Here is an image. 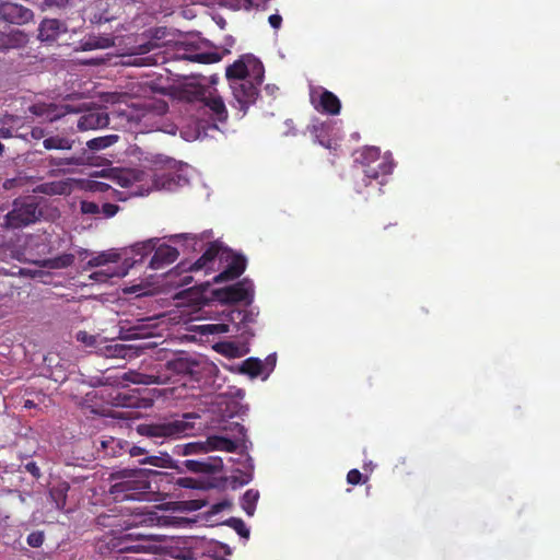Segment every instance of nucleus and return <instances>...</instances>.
Segmentation results:
<instances>
[{"label": "nucleus", "mask_w": 560, "mask_h": 560, "mask_svg": "<svg viewBox=\"0 0 560 560\" xmlns=\"http://www.w3.org/2000/svg\"><path fill=\"white\" fill-rule=\"evenodd\" d=\"M43 217V210L35 196L16 198L12 209L4 217V224L9 229H22L36 223Z\"/></svg>", "instance_id": "20e7f679"}, {"label": "nucleus", "mask_w": 560, "mask_h": 560, "mask_svg": "<svg viewBox=\"0 0 560 560\" xmlns=\"http://www.w3.org/2000/svg\"><path fill=\"white\" fill-rule=\"evenodd\" d=\"M214 294L218 301L224 304L231 305L245 302L246 305H249L254 299L253 282L248 279H243L235 284L215 290Z\"/></svg>", "instance_id": "0eeeda50"}, {"label": "nucleus", "mask_w": 560, "mask_h": 560, "mask_svg": "<svg viewBox=\"0 0 560 560\" xmlns=\"http://www.w3.org/2000/svg\"><path fill=\"white\" fill-rule=\"evenodd\" d=\"M80 210L83 214H98L101 213L100 203L96 201L82 200L80 202Z\"/></svg>", "instance_id": "37998d69"}, {"label": "nucleus", "mask_w": 560, "mask_h": 560, "mask_svg": "<svg viewBox=\"0 0 560 560\" xmlns=\"http://www.w3.org/2000/svg\"><path fill=\"white\" fill-rule=\"evenodd\" d=\"M150 32L151 40L140 46L142 54L149 52L151 49L160 47L161 45L158 43V40L163 39L166 36L167 30L166 27H156Z\"/></svg>", "instance_id": "c9c22d12"}, {"label": "nucleus", "mask_w": 560, "mask_h": 560, "mask_svg": "<svg viewBox=\"0 0 560 560\" xmlns=\"http://www.w3.org/2000/svg\"><path fill=\"white\" fill-rule=\"evenodd\" d=\"M166 370L177 375H188L194 381H200L203 372L210 369L207 361L198 360L188 355H179L168 360L165 364Z\"/></svg>", "instance_id": "423d86ee"}, {"label": "nucleus", "mask_w": 560, "mask_h": 560, "mask_svg": "<svg viewBox=\"0 0 560 560\" xmlns=\"http://www.w3.org/2000/svg\"><path fill=\"white\" fill-rule=\"evenodd\" d=\"M368 478H363V475L358 469H351L347 474V482L349 485L355 486L360 483H364Z\"/></svg>", "instance_id": "a18cd8bd"}, {"label": "nucleus", "mask_w": 560, "mask_h": 560, "mask_svg": "<svg viewBox=\"0 0 560 560\" xmlns=\"http://www.w3.org/2000/svg\"><path fill=\"white\" fill-rule=\"evenodd\" d=\"M197 418L199 416L196 413L187 412L182 418H164L156 422L141 423L137 427V432L162 445L165 441L188 436L195 430V424L190 420Z\"/></svg>", "instance_id": "f03ea898"}, {"label": "nucleus", "mask_w": 560, "mask_h": 560, "mask_svg": "<svg viewBox=\"0 0 560 560\" xmlns=\"http://www.w3.org/2000/svg\"><path fill=\"white\" fill-rule=\"evenodd\" d=\"M101 444H102V447H103L105 451H107V448H108L110 445H113V444L118 445V444H119V441L115 440L114 438H109L108 440H103V441L101 442Z\"/></svg>", "instance_id": "e2e57ef3"}, {"label": "nucleus", "mask_w": 560, "mask_h": 560, "mask_svg": "<svg viewBox=\"0 0 560 560\" xmlns=\"http://www.w3.org/2000/svg\"><path fill=\"white\" fill-rule=\"evenodd\" d=\"M250 480H252V475H246L244 478H242V479L238 481V485H240V486L247 485Z\"/></svg>", "instance_id": "69168bd1"}, {"label": "nucleus", "mask_w": 560, "mask_h": 560, "mask_svg": "<svg viewBox=\"0 0 560 560\" xmlns=\"http://www.w3.org/2000/svg\"><path fill=\"white\" fill-rule=\"evenodd\" d=\"M109 117L104 108L88 110L77 120V128L79 131L95 130L98 128L107 127Z\"/></svg>", "instance_id": "ddd939ff"}, {"label": "nucleus", "mask_w": 560, "mask_h": 560, "mask_svg": "<svg viewBox=\"0 0 560 560\" xmlns=\"http://www.w3.org/2000/svg\"><path fill=\"white\" fill-rule=\"evenodd\" d=\"M261 83L257 82V79L249 78L247 80L235 81L231 83L233 97L237 104V107L243 114H246L250 105H253L258 95L259 86Z\"/></svg>", "instance_id": "6e6552de"}, {"label": "nucleus", "mask_w": 560, "mask_h": 560, "mask_svg": "<svg viewBox=\"0 0 560 560\" xmlns=\"http://www.w3.org/2000/svg\"><path fill=\"white\" fill-rule=\"evenodd\" d=\"M27 545L33 548H39L45 541V534L43 530L32 532L26 538Z\"/></svg>", "instance_id": "c03bdc74"}, {"label": "nucleus", "mask_w": 560, "mask_h": 560, "mask_svg": "<svg viewBox=\"0 0 560 560\" xmlns=\"http://www.w3.org/2000/svg\"><path fill=\"white\" fill-rule=\"evenodd\" d=\"M70 0H45L44 3L48 8H65Z\"/></svg>", "instance_id": "13d9d810"}, {"label": "nucleus", "mask_w": 560, "mask_h": 560, "mask_svg": "<svg viewBox=\"0 0 560 560\" xmlns=\"http://www.w3.org/2000/svg\"><path fill=\"white\" fill-rule=\"evenodd\" d=\"M197 101L199 102V109L210 116V119L214 122H225L229 114L220 95L206 90H199L197 92Z\"/></svg>", "instance_id": "1a4fd4ad"}, {"label": "nucleus", "mask_w": 560, "mask_h": 560, "mask_svg": "<svg viewBox=\"0 0 560 560\" xmlns=\"http://www.w3.org/2000/svg\"><path fill=\"white\" fill-rule=\"evenodd\" d=\"M119 139V136L117 135H108L104 137H97L94 139H91L86 142V145L92 151H100L103 149H106L114 143H116Z\"/></svg>", "instance_id": "72a5a7b5"}, {"label": "nucleus", "mask_w": 560, "mask_h": 560, "mask_svg": "<svg viewBox=\"0 0 560 560\" xmlns=\"http://www.w3.org/2000/svg\"><path fill=\"white\" fill-rule=\"evenodd\" d=\"M74 144V140L66 137L51 136L45 138L43 145L46 150H71Z\"/></svg>", "instance_id": "c85d7f7f"}, {"label": "nucleus", "mask_w": 560, "mask_h": 560, "mask_svg": "<svg viewBox=\"0 0 560 560\" xmlns=\"http://www.w3.org/2000/svg\"><path fill=\"white\" fill-rule=\"evenodd\" d=\"M316 108L328 115H338L341 109V103L332 92L324 90L319 95V102Z\"/></svg>", "instance_id": "412c9836"}, {"label": "nucleus", "mask_w": 560, "mask_h": 560, "mask_svg": "<svg viewBox=\"0 0 560 560\" xmlns=\"http://www.w3.org/2000/svg\"><path fill=\"white\" fill-rule=\"evenodd\" d=\"M108 351L110 352V355H113V357L125 358L127 349L122 345H115V346L108 347Z\"/></svg>", "instance_id": "864d4df0"}, {"label": "nucleus", "mask_w": 560, "mask_h": 560, "mask_svg": "<svg viewBox=\"0 0 560 560\" xmlns=\"http://www.w3.org/2000/svg\"><path fill=\"white\" fill-rule=\"evenodd\" d=\"M264 364L257 358H248L242 362L240 371L250 377H257L262 373Z\"/></svg>", "instance_id": "2f4dec72"}, {"label": "nucleus", "mask_w": 560, "mask_h": 560, "mask_svg": "<svg viewBox=\"0 0 560 560\" xmlns=\"http://www.w3.org/2000/svg\"><path fill=\"white\" fill-rule=\"evenodd\" d=\"M105 199H113V200H119L124 201L126 200V197L122 191H119L113 187H110L108 194L104 197Z\"/></svg>", "instance_id": "5fc2aeb1"}, {"label": "nucleus", "mask_w": 560, "mask_h": 560, "mask_svg": "<svg viewBox=\"0 0 560 560\" xmlns=\"http://www.w3.org/2000/svg\"><path fill=\"white\" fill-rule=\"evenodd\" d=\"M110 187L112 186L103 182H92L89 185V188L92 192H101L104 194L105 196L108 194Z\"/></svg>", "instance_id": "3c124183"}, {"label": "nucleus", "mask_w": 560, "mask_h": 560, "mask_svg": "<svg viewBox=\"0 0 560 560\" xmlns=\"http://www.w3.org/2000/svg\"><path fill=\"white\" fill-rule=\"evenodd\" d=\"M70 485L67 481H59L49 489V497L57 510L62 511L67 503Z\"/></svg>", "instance_id": "b1692460"}, {"label": "nucleus", "mask_w": 560, "mask_h": 560, "mask_svg": "<svg viewBox=\"0 0 560 560\" xmlns=\"http://www.w3.org/2000/svg\"><path fill=\"white\" fill-rule=\"evenodd\" d=\"M67 32V26L58 19H44L38 27V38L42 42H54L60 34Z\"/></svg>", "instance_id": "a211bd4d"}, {"label": "nucleus", "mask_w": 560, "mask_h": 560, "mask_svg": "<svg viewBox=\"0 0 560 560\" xmlns=\"http://www.w3.org/2000/svg\"><path fill=\"white\" fill-rule=\"evenodd\" d=\"M213 349L218 353H220L222 355H225L228 358H237V357H240L242 354L240 352L238 346L235 342H232V341H220V342H217L213 346Z\"/></svg>", "instance_id": "e433bc0d"}, {"label": "nucleus", "mask_w": 560, "mask_h": 560, "mask_svg": "<svg viewBox=\"0 0 560 560\" xmlns=\"http://www.w3.org/2000/svg\"><path fill=\"white\" fill-rule=\"evenodd\" d=\"M178 250L167 244H158L154 254L149 262L153 270L164 269L178 258Z\"/></svg>", "instance_id": "dca6fc26"}, {"label": "nucleus", "mask_w": 560, "mask_h": 560, "mask_svg": "<svg viewBox=\"0 0 560 560\" xmlns=\"http://www.w3.org/2000/svg\"><path fill=\"white\" fill-rule=\"evenodd\" d=\"M175 453L177 455H183V456L207 453V446H206V443L191 442V443H187L184 445H177L175 447Z\"/></svg>", "instance_id": "f704fd0d"}, {"label": "nucleus", "mask_w": 560, "mask_h": 560, "mask_svg": "<svg viewBox=\"0 0 560 560\" xmlns=\"http://www.w3.org/2000/svg\"><path fill=\"white\" fill-rule=\"evenodd\" d=\"M114 46V38L110 36L89 35L80 40L79 49L89 51L94 49H105Z\"/></svg>", "instance_id": "4be33fe9"}, {"label": "nucleus", "mask_w": 560, "mask_h": 560, "mask_svg": "<svg viewBox=\"0 0 560 560\" xmlns=\"http://www.w3.org/2000/svg\"><path fill=\"white\" fill-rule=\"evenodd\" d=\"M160 536L148 532L145 527H127L118 535L106 537L105 547L109 552L116 553H154Z\"/></svg>", "instance_id": "7ed1b4c3"}, {"label": "nucleus", "mask_w": 560, "mask_h": 560, "mask_svg": "<svg viewBox=\"0 0 560 560\" xmlns=\"http://www.w3.org/2000/svg\"><path fill=\"white\" fill-rule=\"evenodd\" d=\"M383 155L381 154V150L375 147L365 148L360 154V163L363 166V170L376 163L378 159Z\"/></svg>", "instance_id": "58836bf2"}, {"label": "nucleus", "mask_w": 560, "mask_h": 560, "mask_svg": "<svg viewBox=\"0 0 560 560\" xmlns=\"http://www.w3.org/2000/svg\"><path fill=\"white\" fill-rule=\"evenodd\" d=\"M178 59L188 60L197 63H214L221 60V56L218 52H198V54H176Z\"/></svg>", "instance_id": "bb28decb"}, {"label": "nucleus", "mask_w": 560, "mask_h": 560, "mask_svg": "<svg viewBox=\"0 0 560 560\" xmlns=\"http://www.w3.org/2000/svg\"><path fill=\"white\" fill-rule=\"evenodd\" d=\"M27 43V35L20 30L11 31L10 33L0 34V48L15 49L21 48Z\"/></svg>", "instance_id": "5701e85b"}, {"label": "nucleus", "mask_w": 560, "mask_h": 560, "mask_svg": "<svg viewBox=\"0 0 560 560\" xmlns=\"http://www.w3.org/2000/svg\"><path fill=\"white\" fill-rule=\"evenodd\" d=\"M198 481L191 477H179L176 480V485L186 488V489H197L198 488Z\"/></svg>", "instance_id": "09e8293b"}, {"label": "nucleus", "mask_w": 560, "mask_h": 560, "mask_svg": "<svg viewBox=\"0 0 560 560\" xmlns=\"http://www.w3.org/2000/svg\"><path fill=\"white\" fill-rule=\"evenodd\" d=\"M174 240H183L187 245L191 244L192 250L197 249L196 245L198 244V241H199V238L196 234H189V233L175 235Z\"/></svg>", "instance_id": "8fccbe9b"}, {"label": "nucleus", "mask_w": 560, "mask_h": 560, "mask_svg": "<svg viewBox=\"0 0 560 560\" xmlns=\"http://www.w3.org/2000/svg\"><path fill=\"white\" fill-rule=\"evenodd\" d=\"M222 249V246L217 242L210 243L205 253L195 262L190 264L186 269L189 271L205 270L206 273H208V271L213 269L215 258H220Z\"/></svg>", "instance_id": "f3484780"}, {"label": "nucleus", "mask_w": 560, "mask_h": 560, "mask_svg": "<svg viewBox=\"0 0 560 560\" xmlns=\"http://www.w3.org/2000/svg\"><path fill=\"white\" fill-rule=\"evenodd\" d=\"M159 242H160V240L156 237L149 238L143 242H138L131 246V252L136 256H140V260H142L145 256H148L149 254H151L155 250V247L159 244Z\"/></svg>", "instance_id": "7c9ffc66"}, {"label": "nucleus", "mask_w": 560, "mask_h": 560, "mask_svg": "<svg viewBox=\"0 0 560 560\" xmlns=\"http://www.w3.org/2000/svg\"><path fill=\"white\" fill-rule=\"evenodd\" d=\"M48 166L65 168L69 166H79L84 163L83 156H70V158H56L49 156L46 159Z\"/></svg>", "instance_id": "473e14b6"}, {"label": "nucleus", "mask_w": 560, "mask_h": 560, "mask_svg": "<svg viewBox=\"0 0 560 560\" xmlns=\"http://www.w3.org/2000/svg\"><path fill=\"white\" fill-rule=\"evenodd\" d=\"M25 468L34 477L38 478L40 476V470H39L38 466L36 465V463L30 462L25 465Z\"/></svg>", "instance_id": "bf43d9fd"}, {"label": "nucleus", "mask_w": 560, "mask_h": 560, "mask_svg": "<svg viewBox=\"0 0 560 560\" xmlns=\"http://www.w3.org/2000/svg\"><path fill=\"white\" fill-rule=\"evenodd\" d=\"M225 524L232 527L241 537L248 538L249 529L245 525L244 521L237 517L229 518Z\"/></svg>", "instance_id": "a19ab883"}, {"label": "nucleus", "mask_w": 560, "mask_h": 560, "mask_svg": "<svg viewBox=\"0 0 560 560\" xmlns=\"http://www.w3.org/2000/svg\"><path fill=\"white\" fill-rule=\"evenodd\" d=\"M162 186L167 188V189H172V187L174 186V180L173 178H167L166 182H163L162 183Z\"/></svg>", "instance_id": "0e129e2a"}, {"label": "nucleus", "mask_w": 560, "mask_h": 560, "mask_svg": "<svg viewBox=\"0 0 560 560\" xmlns=\"http://www.w3.org/2000/svg\"><path fill=\"white\" fill-rule=\"evenodd\" d=\"M140 465H151L159 468H170L173 466V458L167 453L160 455L144 456L138 460Z\"/></svg>", "instance_id": "cd10ccee"}, {"label": "nucleus", "mask_w": 560, "mask_h": 560, "mask_svg": "<svg viewBox=\"0 0 560 560\" xmlns=\"http://www.w3.org/2000/svg\"><path fill=\"white\" fill-rule=\"evenodd\" d=\"M394 170V163L387 155L382 156L376 163L369 165L363 170L365 185H370L371 180H376L377 184L384 185L385 178L392 174Z\"/></svg>", "instance_id": "f8f14e48"}, {"label": "nucleus", "mask_w": 560, "mask_h": 560, "mask_svg": "<svg viewBox=\"0 0 560 560\" xmlns=\"http://www.w3.org/2000/svg\"><path fill=\"white\" fill-rule=\"evenodd\" d=\"M28 112L34 116L42 117L52 122L63 117L67 113L74 112V109L69 105L36 103L28 107Z\"/></svg>", "instance_id": "4468645a"}, {"label": "nucleus", "mask_w": 560, "mask_h": 560, "mask_svg": "<svg viewBox=\"0 0 560 560\" xmlns=\"http://www.w3.org/2000/svg\"><path fill=\"white\" fill-rule=\"evenodd\" d=\"M264 65L252 55H244L226 68L225 75L230 82L257 79L258 83L264 80Z\"/></svg>", "instance_id": "39448f33"}, {"label": "nucleus", "mask_w": 560, "mask_h": 560, "mask_svg": "<svg viewBox=\"0 0 560 560\" xmlns=\"http://www.w3.org/2000/svg\"><path fill=\"white\" fill-rule=\"evenodd\" d=\"M183 465L195 474H215L223 469V462L218 456H209L203 459H186Z\"/></svg>", "instance_id": "2eb2a0df"}, {"label": "nucleus", "mask_w": 560, "mask_h": 560, "mask_svg": "<svg viewBox=\"0 0 560 560\" xmlns=\"http://www.w3.org/2000/svg\"><path fill=\"white\" fill-rule=\"evenodd\" d=\"M129 455L131 457H137V456H141V455H145L148 456V451L144 448V447H141V446H138V445H133L129 448L128 451Z\"/></svg>", "instance_id": "4d7b16f0"}, {"label": "nucleus", "mask_w": 560, "mask_h": 560, "mask_svg": "<svg viewBox=\"0 0 560 560\" xmlns=\"http://www.w3.org/2000/svg\"><path fill=\"white\" fill-rule=\"evenodd\" d=\"M35 406H36V405H35V402H34L33 400L26 399V400L24 401V408H25V409H31V408H34Z\"/></svg>", "instance_id": "338daca9"}, {"label": "nucleus", "mask_w": 560, "mask_h": 560, "mask_svg": "<svg viewBox=\"0 0 560 560\" xmlns=\"http://www.w3.org/2000/svg\"><path fill=\"white\" fill-rule=\"evenodd\" d=\"M47 376L55 382H63L67 380L65 362L57 355L49 353L44 358Z\"/></svg>", "instance_id": "6ab92c4d"}, {"label": "nucleus", "mask_w": 560, "mask_h": 560, "mask_svg": "<svg viewBox=\"0 0 560 560\" xmlns=\"http://www.w3.org/2000/svg\"><path fill=\"white\" fill-rule=\"evenodd\" d=\"M222 548L224 549L225 555H231V549H230V547H229V546H226V545H222Z\"/></svg>", "instance_id": "774afa93"}, {"label": "nucleus", "mask_w": 560, "mask_h": 560, "mask_svg": "<svg viewBox=\"0 0 560 560\" xmlns=\"http://www.w3.org/2000/svg\"><path fill=\"white\" fill-rule=\"evenodd\" d=\"M312 132L320 145L326 149H332V140L326 135V127L324 124L314 125Z\"/></svg>", "instance_id": "ea45409f"}, {"label": "nucleus", "mask_w": 560, "mask_h": 560, "mask_svg": "<svg viewBox=\"0 0 560 560\" xmlns=\"http://www.w3.org/2000/svg\"><path fill=\"white\" fill-rule=\"evenodd\" d=\"M77 340L88 347H94L96 345V336L90 335L86 331H79L77 334Z\"/></svg>", "instance_id": "de8ad7c7"}, {"label": "nucleus", "mask_w": 560, "mask_h": 560, "mask_svg": "<svg viewBox=\"0 0 560 560\" xmlns=\"http://www.w3.org/2000/svg\"><path fill=\"white\" fill-rule=\"evenodd\" d=\"M159 472L152 469H121L110 475L109 493L117 502L144 500L153 493L150 477Z\"/></svg>", "instance_id": "f257e3e1"}, {"label": "nucleus", "mask_w": 560, "mask_h": 560, "mask_svg": "<svg viewBox=\"0 0 560 560\" xmlns=\"http://www.w3.org/2000/svg\"><path fill=\"white\" fill-rule=\"evenodd\" d=\"M229 331V325L224 323L220 324H207L201 326L202 334L219 335Z\"/></svg>", "instance_id": "79ce46f5"}, {"label": "nucleus", "mask_w": 560, "mask_h": 560, "mask_svg": "<svg viewBox=\"0 0 560 560\" xmlns=\"http://www.w3.org/2000/svg\"><path fill=\"white\" fill-rule=\"evenodd\" d=\"M13 137V131L11 128L8 127H1L0 128V138L2 139H10Z\"/></svg>", "instance_id": "680f3d73"}, {"label": "nucleus", "mask_w": 560, "mask_h": 560, "mask_svg": "<svg viewBox=\"0 0 560 560\" xmlns=\"http://www.w3.org/2000/svg\"><path fill=\"white\" fill-rule=\"evenodd\" d=\"M114 276L113 272H108L105 270L95 271L90 275V279L96 282H106L109 278Z\"/></svg>", "instance_id": "603ef678"}, {"label": "nucleus", "mask_w": 560, "mask_h": 560, "mask_svg": "<svg viewBox=\"0 0 560 560\" xmlns=\"http://www.w3.org/2000/svg\"><path fill=\"white\" fill-rule=\"evenodd\" d=\"M270 26L275 30H279L282 24V16L280 14H271L268 19Z\"/></svg>", "instance_id": "6e6d98bb"}, {"label": "nucleus", "mask_w": 560, "mask_h": 560, "mask_svg": "<svg viewBox=\"0 0 560 560\" xmlns=\"http://www.w3.org/2000/svg\"><path fill=\"white\" fill-rule=\"evenodd\" d=\"M34 19L31 9L10 1L0 3V20L10 24L24 25Z\"/></svg>", "instance_id": "9b49d317"}, {"label": "nucleus", "mask_w": 560, "mask_h": 560, "mask_svg": "<svg viewBox=\"0 0 560 560\" xmlns=\"http://www.w3.org/2000/svg\"><path fill=\"white\" fill-rule=\"evenodd\" d=\"M207 452L212 450L225 451L229 453L235 452L237 443L231 439L223 436H209L206 441Z\"/></svg>", "instance_id": "a878e982"}, {"label": "nucleus", "mask_w": 560, "mask_h": 560, "mask_svg": "<svg viewBox=\"0 0 560 560\" xmlns=\"http://www.w3.org/2000/svg\"><path fill=\"white\" fill-rule=\"evenodd\" d=\"M100 208L101 213H103L105 218H113L119 211V207L110 202H103L102 206H100Z\"/></svg>", "instance_id": "49530a36"}, {"label": "nucleus", "mask_w": 560, "mask_h": 560, "mask_svg": "<svg viewBox=\"0 0 560 560\" xmlns=\"http://www.w3.org/2000/svg\"><path fill=\"white\" fill-rule=\"evenodd\" d=\"M74 259L73 254L65 253L54 258L37 260L36 265L48 269H65L70 267L74 262Z\"/></svg>", "instance_id": "393cba45"}, {"label": "nucleus", "mask_w": 560, "mask_h": 560, "mask_svg": "<svg viewBox=\"0 0 560 560\" xmlns=\"http://www.w3.org/2000/svg\"><path fill=\"white\" fill-rule=\"evenodd\" d=\"M31 137L35 140H39L45 137V130L39 127H35L31 130Z\"/></svg>", "instance_id": "052dcab7"}, {"label": "nucleus", "mask_w": 560, "mask_h": 560, "mask_svg": "<svg viewBox=\"0 0 560 560\" xmlns=\"http://www.w3.org/2000/svg\"><path fill=\"white\" fill-rule=\"evenodd\" d=\"M259 500V491L255 489H248L241 499V506L248 516L255 514L256 505Z\"/></svg>", "instance_id": "c756f323"}, {"label": "nucleus", "mask_w": 560, "mask_h": 560, "mask_svg": "<svg viewBox=\"0 0 560 560\" xmlns=\"http://www.w3.org/2000/svg\"><path fill=\"white\" fill-rule=\"evenodd\" d=\"M223 314L225 319L234 324L237 328L249 323H254L256 317V314L253 311L247 308L242 310L234 306H230L229 310H224Z\"/></svg>", "instance_id": "aec40b11"}, {"label": "nucleus", "mask_w": 560, "mask_h": 560, "mask_svg": "<svg viewBox=\"0 0 560 560\" xmlns=\"http://www.w3.org/2000/svg\"><path fill=\"white\" fill-rule=\"evenodd\" d=\"M220 260L228 262L226 267L218 273L213 281L215 283L237 279L246 269V259L243 255L234 254L228 248H223L220 254Z\"/></svg>", "instance_id": "9d476101"}, {"label": "nucleus", "mask_w": 560, "mask_h": 560, "mask_svg": "<svg viewBox=\"0 0 560 560\" xmlns=\"http://www.w3.org/2000/svg\"><path fill=\"white\" fill-rule=\"evenodd\" d=\"M118 260H119V255L116 253H101L97 256L91 258L86 262V268L105 266L108 262H117Z\"/></svg>", "instance_id": "4c0bfd02"}]
</instances>
